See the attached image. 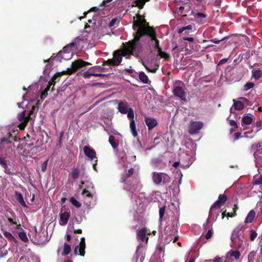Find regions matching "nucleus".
<instances>
[{"instance_id": "9d476101", "label": "nucleus", "mask_w": 262, "mask_h": 262, "mask_svg": "<svg viewBox=\"0 0 262 262\" xmlns=\"http://www.w3.org/2000/svg\"><path fill=\"white\" fill-rule=\"evenodd\" d=\"M85 238L82 237L80 238V242L79 245L76 246L74 248V254L75 255H79L81 256H84L85 254Z\"/></svg>"}, {"instance_id": "58836bf2", "label": "nucleus", "mask_w": 262, "mask_h": 262, "mask_svg": "<svg viewBox=\"0 0 262 262\" xmlns=\"http://www.w3.org/2000/svg\"><path fill=\"white\" fill-rule=\"evenodd\" d=\"M92 190L83 189L82 192V194L85 195V196H86L89 198L93 199V195L90 192Z\"/></svg>"}, {"instance_id": "2f4dec72", "label": "nucleus", "mask_w": 262, "mask_h": 262, "mask_svg": "<svg viewBox=\"0 0 262 262\" xmlns=\"http://www.w3.org/2000/svg\"><path fill=\"white\" fill-rule=\"evenodd\" d=\"M229 38V36H225L223 37H218L214 38V43H219L221 42V43L223 44L224 41H226Z\"/></svg>"}, {"instance_id": "aec40b11", "label": "nucleus", "mask_w": 262, "mask_h": 262, "mask_svg": "<svg viewBox=\"0 0 262 262\" xmlns=\"http://www.w3.org/2000/svg\"><path fill=\"white\" fill-rule=\"evenodd\" d=\"M118 110L121 114H126L128 110L127 102L120 101L118 103Z\"/></svg>"}, {"instance_id": "a19ab883", "label": "nucleus", "mask_w": 262, "mask_h": 262, "mask_svg": "<svg viewBox=\"0 0 262 262\" xmlns=\"http://www.w3.org/2000/svg\"><path fill=\"white\" fill-rule=\"evenodd\" d=\"M255 256V252L254 251L251 252L248 255V262H254Z\"/></svg>"}, {"instance_id": "603ef678", "label": "nucleus", "mask_w": 262, "mask_h": 262, "mask_svg": "<svg viewBox=\"0 0 262 262\" xmlns=\"http://www.w3.org/2000/svg\"><path fill=\"white\" fill-rule=\"evenodd\" d=\"M134 173V169L131 168L128 170L126 174V178H128L131 177L133 173Z\"/></svg>"}, {"instance_id": "052dcab7", "label": "nucleus", "mask_w": 262, "mask_h": 262, "mask_svg": "<svg viewBox=\"0 0 262 262\" xmlns=\"http://www.w3.org/2000/svg\"><path fill=\"white\" fill-rule=\"evenodd\" d=\"M212 235V233L211 230L210 229L208 230L207 233L205 234V238L207 239H210Z\"/></svg>"}, {"instance_id": "cd10ccee", "label": "nucleus", "mask_w": 262, "mask_h": 262, "mask_svg": "<svg viewBox=\"0 0 262 262\" xmlns=\"http://www.w3.org/2000/svg\"><path fill=\"white\" fill-rule=\"evenodd\" d=\"M233 101V106L236 110L241 111L244 108V105L241 101Z\"/></svg>"}, {"instance_id": "2eb2a0df", "label": "nucleus", "mask_w": 262, "mask_h": 262, "mask_svg": "<svg viewBox=\"0 0 262 262\" xmlns=\"http://www.w3.org/2000/svg\"><path fill=\"white\" fill-rule=\"evenodd\" d=\"M145 122L148 127V130L152 129L158 125V122L156 119L151 117L145 118Z\"/></svg>"}, {"instance_id": "72a5a7b5", "label": "nucleus", "mask_w": 262, "mask_h": 262, "mask_svg": "<svg viewBox=\"0 0 262 262\" xmlns=\"http://www.w3.org/2000/svg\"><path fill=\"white\" fill-rule=\"evenodd\" d=\"M18 236L24 242L27 243L29 241L26 233L24 231H20L18 233Z\"/></svg>"}, {"instance_id": "20e7f679", "label": "nucleus", "mask_w": 262, "mask_h": 262, "mask_svg": "<svg viewBox=\"0 0 262 262\" xmlns=\"http://www.w3.org/2000/svg\"><path fill=\"white\" fill-rule=\"evenodd\" d=\"M16 137H13L11 134H10L8 137L2 138L0 143V148L7 152H9L10 149L12 150L13 147L15 146L12 140L16 141Z\"/></svg>"}, {"instance_id": "ddd939ff", "label": "nucleus", "mask_w": 262, "mask_h": 262, "mask_svg": "<svg viewBox=\"0 0 262 262\" xmlns=\"http://www.w3.org/2000/svg\"><path fill=\"white\" fill-rule=\"evenodd\" d=\"M83 152L85 156L91 160L97 159L96 152L95 150L89 146L83 147Z\"/></svg>"}, {"instance_id": "37998d69", "label": "nucleus", "mask_w": 262, "mask_h": 262, "mask_svg": "<svg viewBox=\"0 0 262 262\" xmlns=\"http://www.w3.org/2000/svg\"><path fill=\"white\" fill-rule=\"evenodd\" d=\"M137 6L139 9H142L145 5V2L144 0H137Z\"/></svg>"}, {"instance_id": "6e6552de", "label": "nucleus", "mask_w": 262, "mask_h": 262, "mask_svg": "<svg viewBox=\"0 0 262 262\" xmlns=\"http://www.w3.org/2000/svg\"><path fill=\"white\" fill-rule=\"evenodd\" d=\"M203 123L201 121H191L188 128V132L191 135L197 134L203 128Z\"/></svg>"}, {"instance_id": "bb28decb", "label": "nucleus", "mask_w": 262, "mask_h": 262, "mask_svg": "<svg viewBox=\"0 0 262 262\" xmlns=\"http://www.w3.org/2000/svg\"><path fill=\"white\" fill-rule=\"evenodd\" d=\"M71 251V246L67 243H64L63 245V249L61 255L62 256H66L68 255Z\"/></svg>"}, {"instance_id": "13d9d810", "label": "nucleus", "mask_w": 262, "mask_h": 262, "mask_svg": "<svg viewBox=\"0 0 262 262\" xmlns=\"http://www.w3.org/2000/svg\"><path fill=\"white\" fill-rule=\"evenodd\" d=\"M228 58H225L221 59L217 63V67L221 66L222 64H224L227 62L228 61Z\"/></svg>"}, {"instance_id": "6ab92c4d", "label": "nucleus", "mask_w": 262, "mask_h": 262, "mask_svg": "<svg viewBox=\"0 0 262 262\" xmlns=\"http://www.w3.org/2000/svg\"><path fill=\"white\" fill-rule=\"evenodd\" d=\"M84 187V189L94 190L95 187L93 183L89 180L83 181L81 180L80 184L79 185V188H82Z\"/></svg>"}, {"instance_id": "bf43d9fd", "label": "nucleus", "mask_w": 262, "mask_h": 262, "mask_svg": "<svg viewBox=\"0 0 262 262\" xmlns=\"http://www.w3.org/2000/svg\"><path fill=\"white\" fill-rule=\"evenodd\" d=\"M47 164H48V160H46L42 164L41 170L43 172H45L46 170Z\"/></svg>"}, {"instance_id": "4d7b16f0", "label": "nucleus", "mask_w": 262, "mask_h": 262, "mask_svg": "<svg viewBox=\"0 0 262 262\" xmlns=\"http://www.w3.org/2000/svg\"><path fill=\"white\" fill-rule=\"evenodd\" d=\"M142 63L144 66V67L145 68V69L147 70L148 72L150 73H155L156 70H150L149 69L148 67L146 66L145 62L143 61H142Z\"/></svg>"}, {"instance_id": "79ce46f5", "label": "nucleus", "mask_w": 262, "mask_h": 262, "mask_svg": "<svg viewBox=\"0 0 262 262\" xmlns=\"http://www.w3.org/2000/svg\"><path fill=\"white\" fill-rule=\"evenodd\" d=\"M127 117L132 119H134V110L132 108L129 107L127 110Z\"/></svg>"}, {"instance_id": "1a4fd4ad", "label": "nucleus", "mask_w": 262, "mask_h": 262, "mask_svg": "<svg viewBox=\"0 0 262 262\" xmlns=\"http://www.w3.org/2000/svg\"><path fill=\"white\" fill-rule=\"evenodd\" d=\"M138 211L142 213L145 211L148 205V201L143 194L139 196V199L136 201Z\"/></svg>"}, {"instance_id": "09e8293b", "label": "nucleus", "mask_w": 262, "mask_h": 262, "mask_svg": "<svg viewBox=\"0 0 262 262\" xmlns=\"http://www.w3.org/2000/svg\"><path fill=\"white\" fill-rule=\"evenodd\" d=\"M71 51V49L67 45L62 49V51L59 52L58 55L61 54L62 53H69Z\"/></svg>"}, {"instance_id": "3c124183", "label": "nucleus", "mask_w": 262, "mask_h": 262, "mask_svg": "<svg viewBox=\"0 0 262 262\" xmlns=\"http://www.w3.org/2000/svg\"><path fill=\"white\" fill-rule=\"evenodd\" d=\"M64 133L63 131H62L60 133L58 143L57 144V146H59V147H61V143H62V137H63V136L64 135Z\"/></svg>"}, {"instance_id": "0e129e2a", "label": "nucleus", "mask_w": 262, "mask_h": 262, "mask_svg": "<svg viewBox=\"0 0 262 262\" xmlns=\"http://www.w3.org/2000/svg\"><path fill=\"white\" fill-rule=\"evenodd\" d=\"M117 20V18H113L111 21L110 22L109 24H108V26L110 27H112L113 26H114V25L115 24L116 21Z\"/></svg>"}, {"instance_id": "39448f33", "label": "nucleus", "mask_w": 262, "mask_h": 262, "mask_svg": "<svg viewBox=\"0 0 262 262\" xmlns=\"http://www.w3.org/2000/svg\"><path fill=\"white\" fill-rule=\"evenodd\" d=\"M10 161L7 159V155L6 154L0 155V165L4 168V172L9 175H14L16 174L11 167Z\"/></svg>"}, {"instance_id": "f257e3e1", "label": "nucleus", "mask_w": 262, "mask_h": 262, "mask_svg": "<svg viewBox=\"0 0 262 262\" xmlns=\"http://www.w3.org/2000/svg\"><path fill=\"white\" fill-rule=\"evenodd\" d=\"M142 18L139 15L133 17V28H138L137 31L134 33V39L127 42V47L125 49V51L129 54H133V52L137 50L141 49L142 48L141 43L140 42L141 38L146 35V33L152 28L150 26H141Z\"/></svg>"}, {"instance_id": "5fc2aeb1", "label": "nucleus", "mask_w": 262, "mask_h": 262, "mask_svg": "<svg viewBox=\"0 0 262 262\" xmlns=\"http://www.w3.org/2000/svg\"><path fill=\"white\" fill-rule=\"evenodd\" d=\"M77 39H78V38H76L73 41H72V42H71L68 45V46L69 47V48H70L72 50V48H73L75 47V46L76 45V41Z\"/></svg>"}, {"instance_id": "7ed1b4c3", "label": "nucleus", "mask_w": 262, "mask_h": 262, "mask_svg": "<svg viewBox=\"0 0 262 262\" xmlns=\"http://www.w3.org/2000/svg\"><path fill=\"white\" fill-rule=\"evenodd\" d=\"M184 84L181 81H177L175 82L173 87V94L181 100H186V93L184 89Z\"/></svg>"}, {"instance_id": "a878e982", "label": "nucleus", "mask_w": 262, "mask_h": 262, "mask_svg": "<svg viewBox=\"0 0 262 262\" xmlns=\"http://www.w3.org/2000/svg\"><path fill=\"white\" fill-rule=\"evenodd\" d=\"M18 119L20 121H29L30 119V115L26 116V111H24L20 114L18 115Z\"/></svg>"}, {"instance_id": "5701e85b", "label": "nucleus", "mask_w": 262, "mask_h": 262, "mask_svg": "<svg viewBox=\"0 0 262 262\" xmlns=\"http://www.w3.org/2000/svg\"><path fill=\"white\" fill-rule=\"evenodd\" d=\"M129 128L134 137H137L138 136V133L136 129V124L134 119H132L130 121Z\"/></svg>"}, {"instance_id": "c756f323", "label": "nucleus", "mask_w": 262, "mask_h": 262, "mask_svg": "<svg viewBox=\"0 0 262 262\" xmlns=\"http://www.w3.org/2000/svg\"><path fill=\"white\" fill-rule=\"evenodd\" d=\"M82 221V217L81 214H76L72 219L73 224H80Z\"/></svg>"}, {"instance_id": "de8ad7c7", "label": "nucleus", "mask_w": 262, "mask_h": 262, "mask_svg": "<svg viewBox=\"0 0 262 262\" xmlns=\"http://www.w3.org/2000/svg\"><path fill=\"white\" fill-rule=\"evenodd\" d=\"M255 126L257 128L256 132H259L262 129V122L261 121H256L254 123Z\"/></svg>"}, {"instance_id": "c85d7f7f", "label": "nucleus", "mask_w": 262, "mask_h": 262, "mask_svg": "<svg viewBox=\"0 0 262 262\" xmlns=\"http://www.w3.org/2000/svg\"><path fill=\"white\" fill-rule=\"evenodd\" d=\"M253 122V118L249 116H245L243 117L242 122L245 125H250Z\"/></svg>"}, {"instance_id": "393cba45", "label": "nucleus", "mask_w": 262, "mask_h": 262, "mask_svg": "<svg viewBox=\"0 0 262 262\" xmlns=\"http://www.w3.org/2000/svg\"><path fill=\"white\" fill-rule=\"evenodd\" d=\"M70 176L71 177L72 179H77L80 176L79 169L77 168L72 169L71 172L70 174Z\"/></svg>"}, {"instance_id": "338daca9", "label": "nucleus", "mask_w": 262, "mask_h": 262, "mask_svg": "<svg viewBox=\"0 0 262 262\" xmlns=\"http://www.w3.org/2000/svg\"><path fill=\"white\" fill-rule=\"evenodd\" d=\"M192 29V27L190 25H188L187 26H186V27H183L180 31H179V32L180 33H182V32H183L184 30H191Z\"/></svg>"}, {"instance_id": "412c9836", "label": "nucleus", "mask_w": 262, "mask_h": 262, "mask_svg": "<svg viewBox=\"0 0 262 262\" xmlns=\"http://www.w3.org/2000/svg\"><path fill=\"white\" fill-rule=\"evenodd\" d=\"M69 214H60L59 224L61 226L66 225L69 219Z\"/></svg>"}, {"instance_id": "dca6fc26", "label": "nucleus", "mask_w": 262, "mask_h": 262, "mask_svg": "<svg viewBox=\"0 0 262 262\" xmlns=\"http://www.w3.org/2000/svg\"><path fill=\"white\" fill-rule=\"evenodd\" d=\"M156 49H157L158 55H159L162 58H164L166 60H168L170 59V55L168 53H166L162 50L160 45H158V41L157 40H156Z\"/></svg>"}, {"instance_id": "e433bc0d", "label": "nucleus", "mask_w": 262, "mask_h": 262, "mask_svg": "<svg viewBox=\"0 0 262 262\" xmlns=\"http://www.w3.org/2000/svg\"><path fill=\"white\" fill-rule=\"evenodd\" d=\"M70 202L73 205L77 208H79L81 206V203L77 201V200L74 197H71L70 199Z\"/></svg>"}, {"instance_id": "9b49d317", "label": "nucleus", "mask_w": 262, "mask_h": 262, "mask_svg": "<svg viewBox=\"0 0 262 262\" xmlns=\"http://www.w3.org/2000/svg\"><path fill=\"white\" fill-rule=\"evenodd\" d=\"M241 256V253L238 250H230L226 254L225 262H230L238 260Z\"/></svg>"}, {"instance_id": "c03bdc74", "label": "nucleus", "mask_w": 262, "mask_h": 262, "mask_svg": "<svg viewBox=\"0 0 262 262\" xmlns=\"http://www.w3.org/2000/svg\"><path fill=\"white\" fill-rule=\"evenodd\" d=\"M254 85H255L253 82H248L244 86L245 90L247 91L251 88H253L254 86Z\"/></svg>"}, {"instance_id": "f3484780", "label": "nucleus", "mask_w": 262, "mask_h": 262, "mask_svg": "<svg viewBox=\"0 0 262 262\" xmlns=\"http://www.w3.org/2000/svg\"><path fill=\"white\" fill-rule=\"evenodd\" d=\"M146 35H147L150 38L151 41L153 43L155 48H156V40L158 41V45H159V40L157 38L156 33L153 28L150 29L147 33H146Z\"/></svg>"}, {"instance_id": "e2e57ef3", "label": "nucleus", "mask_w": 262, "mask_h": 262, "mask_svg": "<svg viewBox=\"0 0 262 262\" xmlns=\"http://www.w3.org/2000/svg\"><path fill=\"white\" fill-rule=\"evenodd\" d=\"M214 262H225V260L223 259V257L216 256L214 258Z\"/></svg>"}, {"instance_id": "6e6d98bb", "label": "nucleus", "mask_w": 262, "mask_h": 262, "mask_svg": "<svg viewBox=\"0 0 262 262\" xmlns=\"http://www.w3.org/2000/svg\"><path fill=\"white\" fill-rule=\"evenodd\" d=\"M229 124L231 126H233L234 128H237L238 127L236 121L233 120H230L229 121Z\"/></svg>"}, {"instance_id": "a18cd8bd", "label": "nucleus", "mask_w": 262, "mask_h": 262, "mask_svg": "<svg viewBox=\"0 0 262 262\" xmlns=\"http://www.w3.org/2000/svg\"><path fill=\"white\" fill-rule=\"evenodd\" d=\"M38 110V107L37 106L34 105L32 107L31 110L30 111V112H29V114H28V115H30V119L32 118L31 115L33 114H34L35 113H36L37 112Z\"/></svg>"}, {"instance_id": "ea45409f", "label": "nucleus", "mask_w": 262, "mask_h": 262, "mask_svg": "<svg viewBox=\"0 0 262 262\" xmlns=\"http://www.w3.org/2000/svg\"><path fill=\"white\" fill-rule=\"evenodd\" d=\"M255 214H248L247 216L246 217L245 222L246 223H251L252 222L253 220L255 217Z\"/></svg>"}, {"instance_id": "f03ea898", "label": "nucleus", "mask_w": 262, "mask_h": 262, "mask_svg": "<svg viewBox=\"0 0 262 262\" xmlns=\"http://www.w3.org/2000/svg\"><path fill=\"white\" fill-rule=\"evenodd\" d=\"M152 179L154 183L157 185H166L171 181L170 177L167 174L164 172H152Z\"/></svg>"}, {"instance_id": "4be33fe9", "label": "nucleus", "mask_w": 262, "mask_h": 262, "mask_svg": "<svg viewBox=\"0 0 262 262\" xmlns=\"http://www.w3.org/2000/svg\"><path fill=\"white\" fill-rule=\"evenodd\" d=\"M15 198L17 201L23 206L27 207L25 202L24 201L22 194L18 191L15 192Z\"/></svg>"}, {"instance_id": "7c9ffc66", "label": "nucleus", "mask_w": 262, "mask_h": 262, "mask_svg": "<svg viewBox=\"0 0 262 262\" xmlns=\"http://www.w3.org/2000/svg\"><path fill=\"white\" fill-rule=\"evenodd\" d=\"M252 77L255 80H258L261 77V71L259 70H253L252 72Z\"/></svg>"}, {"instance_id": "49530a36", "label": "nucleus", "mask_w": 262, "mask_h": 262, "mask_svg": "<svg viewBox=\"0 0 262 262\" xmlns=\"http://www.w3.org/2000/svg\"><path fill=\"white\" fill-rule=\"evenodd\" d=\"M257 234L255 231L251 230L250 231V238L251 241H254L256 237L257 236Z\"/></svg>"}, {"instance_id": "69168bd1", "label": "nucleus", "mask_w": 262, "mask_h": 262, "mask_svg": "<svg viewBox=\"0 0 262 262\" xmlns=\"http://www.w3.org/2000/svg\"><path fill=\"white\" fill-rule=\"evenodd\" d=\"M216 25L217 26V28H215L214 27V31H218V33L219 34H222L223 32V29L221 27H219L218 24H217Z\"/></svg>"}, {"instance_id": "a211bd4d", "label": "nucleus", "mask_w": 262, "mask_h": 262, "mask_svg": "<svg viewBox=\"0 0 262 262\" xmlns=\"http://www.w3.org/2000/svg\"><path fill=\"white\" fill-rule=\"evenodd\" d=\"M227 200V197L225 194H220L217 200L214 202V209L217 207H220L225 203Z\"/></svg>"}, {"instance_id": "0eeeda50", "label": "nucleus", "mask_w": 262, "mask_h": 262, "mask_svg": "<svg viewBox=\"0 0 262 262\" xmlns=\"http://www.w3.org/2000/svg\"><path fill=\"white\" fill-rule=\"evenodd\" d=\"M89 64H90L89 62L83 61L81 59H79L75 60L72 63L71 68H68L66 72L68 74H72L73 72H76L79 68Z\"/></svg>"}, {"instance_id": "774afa93", "label": "nucleus", "mask_w": 262, "mask_h": 262, "mask_svg": "<svg viewBox=\"0 0 262 262\" xmlns=\"http://www.w3.org/2000/svg\"><path fill=\"white\" fill-rule=\"evenodd\" d=\"M196 17L197 18L205 17L206 15L203 13L198 12L196 14Z\"/></svg>"}, {"instance_id": "4468645a", "label": "nucleus", "mask_w": 262, "mask_h": 262, "mask_svg": "<svg viewBox=\"0 0 262 262\" xmlns=\"http://www.w3.org/2000/svg\"><path fill=\"white\" fill-rule=\"evenodd\" d=\"M147 229L145 227L142 228L137 232V238L142 242H147L148 237L146 236Z\"/></svg>"}, {"instance_id": "b1692460", "label": "nucleus", "mask_w": 262, "mask_h": 262, "mask_svg": "<svg viewBox=\"0 0 262 262\" xmlns=\"http://www.w3.org/2000/svg\"><path fill=\"white\" fill-rule=\"evenodd\" d=\"M139 78L143 83L147 84L149 81L148 77L143 72H139Z\"/></svg>"}, {"instance_id": "8fccbe9b", "label": "nucleus", "mask_w": 262, "mask_h": 262, "mask_svg": "<svg viewBox=\"0 0 262 262\" xmlns=\"http://www.w3.org/2000/svg\"><path fill=\"white\" fill-rule=\"evenodd\" d=\"M21 123L19 124V125H18V127H19V128L20 129H24L26 127L28 122H29V121H20Z\"/></svg>"}, {"instance_id": "c9c22d12", "label": "nucleus", "mask_w": 262, "mask_h": 262, "mask_svg": "<svg viewBox=\"0 0 262 262\" xmlns=\"http://www.w3.org/2000/svg\"><path fill=\"white\" fill-rule=\"evenodd\" d=\"M12 217L13 220V224L16 225L17 229L21 228L20 219H21V217H20L19 218H18L16 217L15 216H13Z\"/></svg>"}, {"instance_id": "f704fd0d", "label": "nucleus", "mask_w": 262, "mask_h": 262, "mask_svg": "<svg viewBox=\"0 0 262 262\" xmlns=\"http://www.w3.org/2000/svg\"><path fill=\"white\" fill-rule=\"evenodd\" d=\"M4 236L7 237L9 240L11 241H13L14 243H16V239L12 235V234L8 231H5L4 232Z\"/></svg>"}, {"instance_id": "864d4df0", "label": "nucleus", "mask_w": 262, "mask_h": 262, "mask_svg": "<svg viewBox=\"0 0 262 262\" xmlns=\"http://www.w3.org/2000/svg\"><path fill=\"white\" fill-rule=\"evenodd\" d=\"M253 184L254 185H262V176L254 180Z\"/></svg>"}, {"instance_id": "4c0bfd02", "label": "nucleus", "mask_w": 262, "mask_h": 262, "mask_svg": "<svg viewBox=\"0 0 262 262\" xmlns=\"http://www.w3.org/2000/svg\"><path fill=\"white\" fill-rule=\"evenodd\" d=\"M262 146V142H258L255 144H253L252 145L251 148L252 150L254 151L255 152L257 151Z\"/></svg>"}, {"instance_id": "423d86ee", "label": "nucleus", "mask_w": 262, "mask_h": 262, "mask_svg": "<svg viewBox=\"0 0 262 262\" xmlns=\"http://www.w3.org/2000/svg\"><path fill=\"white\" fill-rule=\"evenodd\" d=\"M125 55L123 54L120 50H116L113 53V58L108 59L104 61V64L107 65H111L113 66H117L120 64L122 60L123 56Z\"/></svg>"}, {"instance_id": "473e14b6", "label": "nucleus", "mask_w": 262, "mask_h": 262, "mask_svg": "<svg viewBox=\"0 0 262 262\" xmlns=\"http://www.w3.org/2000/svg\"><path fill=\"white\" fill-rule=\"evenodd\" d=\"M108 142L114 149L116 148L118 146L115 141V137L113 135L109 136Z\"/></svg>"}, {"instance_id": "f8f14e48", "label": "nucleus", "mask_w": 262, "mask_h": 262, "mask_svg": "<svg viewBox=\"0 0 262 262\" xmlns=\"http://www.w3.org/2000/svg\"><path fill=\"white\" fill-rule=\"evenodd\" d=\"M60 74H61V73H60V72L56 73L53 76V77L51 78V79L48 83V85L47 86V87L41 93V95H40L41 99L43 100L47 97L48 92L49 91L51 86L52 85H54V84L56 83V81L55 80V78H56L57 76H58Z\"/></svg>"}, {"instance_id": "680f3d73", "label": "nucleus", "mask_w": 262, "mask_h": 262, "mask_svg": "<svg viewBox=\"0 0 262 262\" xmlns=\"http://www.w3.org/2000/svg\"><path fill=\"white\" fill-rule=\"evenodd\" d=\"M83 76L85 78H89L91 76H93V73H90L89 72H85L83 73Z\"/></svg>"}]
</instances>
